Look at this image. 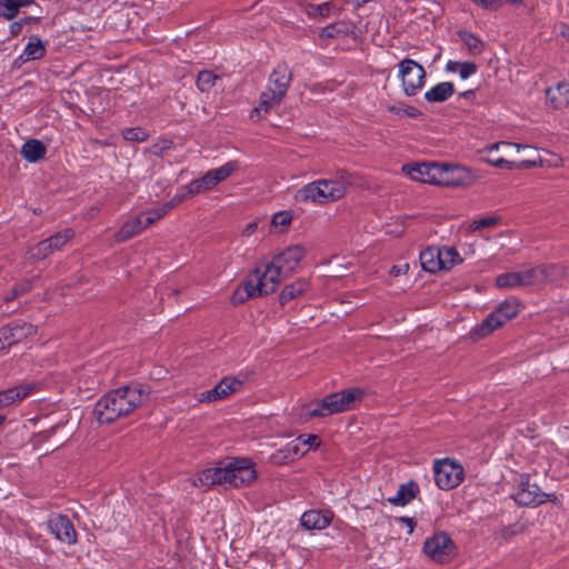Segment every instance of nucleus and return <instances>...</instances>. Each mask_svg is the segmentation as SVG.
Listing matches in <instances>:
<instances>
[{"instance_id": "47", "label": "nucleus", "mask_w": 569, "mask_h": 569, "mask_svg": "<svg viewBox=\"0 0 569 569\" xmlns=\"http://www.w3.org/2000/svg\"><path fill=\"white\" fill-rule=\"evenodd\" d=\"M330 3L323 2L320 4L310 6L308 9V14L311 17H328L330 13Z\"/></svg>"}, {"instance_id": "23", "label": "nucleus", "mask_w": 569, "mask_h": 569, "mask_svg": "<svg viewBox=\"0 0 569 569\" xmlns=\"http://www.w3.org/2000/svg\"><path fill=\"white\" fill-rule=\"evenodd\" d=\"M47 52V41L41 40L38 36H31L24 46L19 59L22 62L38 60L44 57Z\"/></svg>"}, {"instance_id": "57", "label": "nucleus", "mask_w": 569, "mask_h": 569, "mask_svg": "<svg viewBox=\"0 0 569 569\" xmlns=\"http://www.w3.org/2000/svg\"><path fill=\"white\" fill-rule=\"evenodd\" d=\"M472 94H473V91L468 90V91L462 93V97L467 98V97L472 96Z\"/></svg>"}, {"instance_id": "49", "label": "nucleus", "mask_w": 569, "mask_h": 569, "mask_svg": "<svg viewBox=\"0 0 569 569\" xmlns=\"http://www.w3.org/2000/svg\"><path fill=\"white\" fill-rule=\"evenodd\" d=\"M30 288H31V281H27V282L20 284L19 287L14 288L12 296L6 297V300H8V301L12 300L16 297H18L19 295L27 292Z\"/></svg>"}, {"instance_id": "54", "label": "nucleus", "mask_w": 569, "mask_h": 569, "mask_svg": "<svg viewBox=\"0 0 569 569\" xmlns=\"http://www.w3.org/2000/svg\"><path fill=\"white\" fill-rule=\"evenodd\" d=\"M20 29H21V23H19V22H14V23H12V24H11V31H12V33H17V32H19V31H20Z\"/></svg>"}, {"instance_id": "16", "label": "nucleus", "mask_w": 569, "mask_h": 569, "mask_svg": "<svg viewBox=\"0 0 569 569\" xmlns=\"http://www.w3.org/2000/svg\"><path fill=\"white\" fill-rule=\"evenodd\" d=\"M228 461L220 462L197 473L192 483L197 487L229 486Z\"/></svg>"}, {"instance_id": "55", "label": "nucleus", "mask_w": 569, "mask_h": 569, "mask_svg": "<svg viewBox=\"0 0 569 569\" xmlns=\"http://www.w3.org/2000/svg\"><path fill=\"white\" fill-rule=\"evenodd\" d=\"M402 112H403V114L409 116V117H413L415 116V109L410 108V107L405 109Z\"/></svg>"}, {"instance_id": "6", "label": "nucleus", "mask_w": 569, "mask_h": 569, "mask_svg": "<svg viewBox=\"0 0 569 569\" xmlns=\"http://www.w3.org/2000/svg\"><path fill=\"white\" fill-rule=\"evenodd\" d=\"M518 312V301L506 300L495 311L488 315V317L480 325L472 329V335L477 338H483L516 317Z\"/></svg>"}, {"instance_id": "3", "label": "nucleus", "mask_w": 569, "mask_h": 569, "mask_svg": "<svg viewBox=\"0 0 569 569\" xmlns=\"http://www.w3.org/2000/svg\"><path fill=\"white\" fill-rule=\"evenodd\" d=\"M363 395L362 389L350 388L302 403L296 408L297 419L299 421H308L312 418H325L352 410L356 403L362 399Z\"/></svg>"}, {"instance_id": "37", "label": "nucleus", "mask_w": 569, "mask_h": 569, "mask_svg": "<svg viewBox=\"0 0 569 569\" xmlns=\"http://www.w3.org/2000/svg\"><path fill=\"white\" fill-rule=\"evenodd\" d=\"M258 296L250 281L247 279L241 283L232 293L231 302L233 305H241L248 299Z\"/></svg>"}, {"instance_id": "30", "label": "nucleus", "mask_w": 569, "mask_h": 569, "mask_svg": "<svg viewBox=\"0 0 569 569\" xmlns=\"http://www.w3.org/2000/svg\"><path fill=\"white\" fill-rule=\"evenodd\" d=\"M446 72L457 73L461 80H467L477 73L478 67L471 61L449 60L445 67Z\"/></svg>"}, {"instance_id": "41", "label": "nucleus", "mask_w": 569, "mask_h": 569, "mask_svg": "<svg viewBox=\"0 0 569 569\" xmlns=\"http://www.w3.org/2000/svg\"><path fill=\"white\" fill-rule=\"evenodd\" d=\"M219 78L211 71H201L197 78V87L202 92H210L214 88Z\"/></svg>"}, {"instance_id": "11", "label": "nucleus", "mask_w": 569, "mask_h": 569, "mask_svg": "<svg viewBox=\"0 0 569 569\" xmlns=\"http://www.w3.org/2000/svg\"><path fill=\"white\" fill-rule=\"evenodd\" d=\"M284 277L272 266L267 263L262 269H256L248 280L258 296L272 293Z\"/></svg>"}, {"instance_id": "53", "label": "nucleus", "mask_w": 569, "mask_h": 569, "mask_svg": "<svg viewBox=\"0 0 569 569\" xmlns=\"http://www.w3.org/2000/svg\"><path fill=\"white\" fill-rule=\"evenodd\" d=\"M258 228V222L257 221H252L250 223H248L243 230H242V234L244 236H250Z\"/></svg>"}, {"instance_id": "60", "label": "nucleus", "mask_w": 569, "mask_h": 569, "mask_svg": "<svg viewBox=\"0 0 569 569\" xmlns=\"http://www.w3.org/2000/svg\"><path fill=\"white\" fill-rule=\"evenodd\" d=\"M469 252H470V254H472V253H473V249H472V247H471V246H470V248H469Z\"/></svg>"}, {"instance_id": "8", "label": "nucleus", "mask_w": 569, "mask_h": 569, "mask_svg": "<svg viewBox=\"0 0 569 569\" xmlns=\"http://www.w3.org/2000/svg\"><path fill=\"white\" fill-rule=\"evenodd\" d=\"M174 207L173 200L163 204L161 208H154L148 210L146 212L140 213L139 216L128 220L117 232V239L119 241L128 240L129 238L140 233L147 227L159 220L167 212H169Z\"/></svg>"}, {"instance_id": "27", "label": "nucleus", "mask_w": 569, "mask_h": 569, "mask_svg": "<svg viewBox=\"0 0 569 569\" xmlns=\"http://www.w3.org/2000/svg\"><path fill=\"white\" fill-rule=\"evenodd\" d=\"M547 100L555 108L569 106V82H560L546 90Z\"/></svg>"}, {"instance_id": "21", "label": "nucleus", "mask_w": 569, "mask_h": 569, "mask_svg": "<svg viewBox=\"0 0 569 569\" xmlns=\"http://www.w3.org/2000/svg\"><path fill=\"white\" fill-rule=\"evenodd\" d=\"M291 79V73L287 66L279 64L277 66L269 78L268 90L277 93L281 98L284 97L289 82Z\"/></svg>"}, {"instance_id": "48", "label": "nucleus", "mask_w": 569, "mask_h": 569, "mask_svg": "<svg viewBox=\"0 0 569 569\" xmlns=\"http://www.w3.org/2000/svg\"><path fill=\"white\" fill-rule=\"evenodd\" d=\"M302 438L303 447L306 448V451L308 452L311 449L319 448L321 441L317 435H300Z\"/></svg>"}, {"instance_id": "17", "label": "nucleus", "mask_w": 569, "mask_h": 569, "mask_svg": "<svg viewBox=\"0 0 569 569\" xmlns=\"http://www.w3.org/2000/svg\"><path fill=\"white\" fill-rule=\"evenodd\" d=\"M47 528L59 541L73 545L77 541V532L68 517L51 515L47 521Z\"/></svg>"}, {"instance_id": "58", "label": "nucleus", "mask_w": 569, "mask_h": 569, "mask_svg": "<svg viewBox=\"0 0 569 569\" xmlns=\"http://www.w3.org/2000/svg\"><path fill=\"white\" fill-rule=\"evenodd\" d=\"M569 40V31L562 33Z\"/></svg>"}, {"instance_id": "13", "label": "nucleus", "mask_w": 569, "mask_h": 569, "mask_svg": "<svg viewBox=\"0 0 569 569\" xmlns=\"http://www.w3.org/2000/svg\"><path fill=\"white\" fill-rule=\"evenodd\" d=\"M512 497L520 506L537 507L547 500H550L552 495L545 493L536 483L530 481V477L528 475H522L520 477L518 488Z\"/></svg>"}, {"instance_id": "24", "label": "nucleus", "mask_w": 569, "mask_h": 569, "mask_svg": "<svg viewBox=\"0 0 569 569\" xmlns=\"http://www.w3.org/2000/svg\"><path fill=\"white\" fill-rule=\"evenodd\" d=\"M441 259V250L437 246L428 247L420 253L421 267L431 273L443 271Z\"/></svg>"}, {"instance_id": "42", "label": "nucleus", "mask_w": 569, "mask_h": 569, "mask_svg": "<svg viewBox=\"0 0 569 569\" xmlns=\"http://www.w3.org/2000/svg\"><path fill=\"white\" fill-rule=\"evenodd\" d=\"M460 37L470 53L478 54L482 52L483 42L478 37L467 31L461 32Z\"/></svg>"}, {"instance_id": "18", "label": "nucleus", "mask_w": 569, "mask_h": 569, "mask_svg": "<svg viewBox=\"0 0 569 569\" xmlns=\"http://www.w3.org/2000/svg\"><path fill=\"white\" fill-rule=\"evenodd\" d=\"M242 381L234 377H224L212 389L203 391L199 396L200 402H214L239 391Z\"/></svg>"}, {"instance_id": "56", "label": "nucleus", "mask_w": 569, "mask_h": 569, "mask_svg": "<svg viewBox=\"0 0 569 569\" xmlns=\"http://www.w3.org/2000/svg\"><path fill=\"white\" fill-rule=\"evenodd\" d=\"M503 2L521 4L522 0H502V3Z\"/></svg>"}, {"instance_id": "32", "label": "nucleus", "mask_w": 569, "mask_h": 569, "mask_svg": "<svg viewBox=\"0 0 569 569\" xmlns=\"http://www.w3.org/2000/svg\"><path fill=\"white\" fill-rule=\"evenodd\" d=\"M22 157L29 162H37L46 154L44 144L37 139L28 140L21 148Z\"/></svg>"}, {"instance_id": "36", "label": "nucleus", "mask_w": 569, "mask_h": 569, "mask_svg": "<svg viewBox=\"0 0 569 569\" xmlns=\"http://www.w3.org/2000/svg\"><path fill=\"white\" fill-rule=\"evenodd\" d=\"M441 250V262L443 270H450L453 267L462 263L463 259L455 247H440Z\"/></svg>"}, {"instance_id": "44", "label": "nucleus", "mask_w": 569, "mask_h": 569, "mask_svg": "<svg viewBox=\"0 0 569 569\" xmlns=\"http://www.w3.org/2000/svg\"><path fill=\"white\" fill-rule=\"evenodd\" d=\"M122 137L127 141L131 142H143L148 139L149 133L147 130L137 127V128H127L122 131Z\"/></svg>"}, {"instance_id": "51", "label": "nucleus", "mask_w": 569, "mask_h": 569, "mask_svg": "<svg viewBox=\"0 0 569 569\" xmlns=\"http://www.w3.org/2000/svg\"><path fill=\"white\" fill-rule=\"evenodd\" d=\"M321 37L323 38H332L337 34V29L335 26H327L321 30Z\"/></svg>"}, {"instance_id": "29", "label": "nucleus", "mask_w": 569, "mask_h": 569, "mask_svg": "<svg viewBox=\"0 0 569 569\" xmlns=\"http://www.w3.org/2000/svg\"><path fill=\"white\" fill-rule=\"evenodd\" d=\"M455 92L451 82L445 81L437 83L425 92V99L429 102H443L448 100Z\"/></svg>"}, {"instance_id": "34", "label": "nucleus", "mask_w": 569, "mask_h": 569, "mask_svg": "<svg viewBox=\"0 0 569 569\" xmlns=\"http://www.w3.org/2000/svg\"><path fill=\"white\" fill-rule=\"evenodd\" d=\"M293 212L291 210H281L271 218V231L282 233L287 231L292 223Z\"/></svg>"}, {"instance_id": "59", "label": "nucleus", "mask_w": 569, "mask_h": 569, "mask_svg": "<svg viewBox=\"0 0 569 569\" xmlns=\"http://www.w3.org/2000/svg\"><path fill=\"white\" fill-rule=\"evenodd\" d=\"M526 153V157L525 158H528L530 157V151H523Z\"/></svg>"}, {"instance_id": "20", "label": "nucleus", "mask_w": 569, "mask_h": 569, "mask_svg": "<svg viewBox=\"0 0 569 569\" xmlns=\"http://www.w3.org/2000/svg\"><path fill=\"white\" fill-rule=\"evenodd\" d=\"M438 162H416L405 164L402 171L412 180L422 183H437Z\"/></svg>"}, {"instance_id": "26", "label": "nucleus", "mask_w": 569, "mask_h": 569, "mask_svg": "<svg viewBox=\"0 0 569 569\" xmlns=\"http://www.w3.org/2000/svg\"><path fill=\"white\" fill-rule=\"evenodd\" d=\"M281 100L282 98L280 96L267 89L261 93L259 104L253 109L251 118H263L270 110L279 106Z\"/></svg>"}, {"instance_id": "19", "label": "nucleus", "mask_w": 569, "mask_h": 569, "mask_svg": "<svg viewBox=\"0 0 569 569\" xmlns=\"http://www.w3.org/2000/svg\"><path fill=\"white\" fill-rule=\"evenodd\" d=\"M36 328L27 322H17L6 326L0 329V341L2 349H6L14 343L21 342L26 338L33 336Z\"/></svg>"}, {"instance_id": "50", "label": "nucleus", "mask_w": 569, "mask_h": 569, "mask_svg": "<svg viewBox=\"0 0 569 569\" xmlns=\"http://www.w3.org/2000/svg\"><path fill=\"white\" fill-rule=\"evenodd\" d=\"M397 521L406 527L408 535L413 532L416 523L411 518L400 517Z\"/></svg>"}, {"instance_id": "7", "label": "nucleus", "mask_w": 569, "mask_h": 569, "mask_svg": "<svg viewBox=\"0 0 569 569\" xmlns=\"http://www.w3.org/2000/svg\"><path fill=\"white\" fill-rule=\"evenodd\" d=\"M422 551L432 561L447 563L456 557L457 546L448 533L438 531L425 540Z\"/></svg>"}, {"instance_id": "35", "label": "nucleus", "mask_w": 569, "mask_h": 569, "mask_svg": "<svg viewBox=\"0 0 569 569\" xmlns=\"http://www.w3.org/2000/svg\"><path fill=\"white\" fill-rule=\"evenodd\" d=\"M31 3L32 0H0V16L10 20L17 16L19 8Z\"/></svg>"}, {"instance_id": "15", "label": "nucleus", "mask_w": 569, "mask_h": 569, "mask_svg": "<svg viewBox=\"0 0 569 569\" xmlns=\"http://www.w3.org/2000/svg\"><path fill=\"white\" fill-rule=\"evenodd\" d=\"M502 151L505 156L510 157L520 151H530V157L522 159V164H541L539 151L530 144L510 143L506 141L496 142L485 148V152L491 156L495 151Z\"/></svg>"}, {"instance_id": "12", "label": "nucleus", "mask_w": 569, "mask_h": 569, "mask_svg": "<svg viewBox=\"0 0 569 569\" xmlns=\"http://www.w3.org/2000/svg\"><path fill=\"white\" fill-rule=\"evenodd\" d=\"M306 256V248L301 244H291L273 256L270 263L284 277H289L298 269Z\"/></svg>"}, {"instance_id": "22", "label": "nucleus", "mask_w": 569, "mask_h": 569, "mask_svg": "<svg viewBox=\"0 0 569 569\" xmlns=\"http://www.w3.org/2000/svg\"><path fill=\"white\" fill-rule=\"evenodd\" d=\"M38 385L27 382L8 390L0 391V408L21 401L33 393Z\"/></svg>"}, {"instance_id": "2", "label": "nucleus", "mask_w": 569, "mask_h": 569, "mask_svg": "<svg viewBox=\"0 0 569 569\" xmlns=\"http://www.w3.org/2000/svg\"><path fill=\"white\" fill-rule=\"evenodd\" d=\"M352 184V176L340 170L335 178L318 179L299 188L293 199L300 203L328 204L342 199Z\"/></svg>"}, {"instance_id": "43", "label": "nucleus", "mask_w": 569, "mask_h": 569, "mask_svg": "<svg viewBox=\"0 0 569 569\" xmlns=\"http://www.w3.org/2000/svg\"><path fill=\"white\" fill-rule=\"evenodd\" d=\"M72 237L73 231L71 229H66L48 238L47 241L50 243L53 251H57L61 249Z\"/></svg>"}, {"instance_id": "52", "label": "nucleus", "mask_w": 569, "mask_h": 569, "mask_svg": "<svg viewBox=\"0 0 569 569\" xmlns=\"http://www.w3.org/2000/svg\"><path fill=\"white\" fill-rule=\"evenodd\" d=\"M408 270V264H403V266H393L391 269H390V274L397 277V276H400L402 273H406Z\"/></svg>"}, {"instance_id": "33", "label": "nucleus", "mask_w": 569, "mask_h": 569, "mask_svg": "<svg viewBox=\"0 0 569 569\" xmlns=\"http://www.w3.org/2000/svg\"><path fill=\"white\" fill-rule=\"evenodd\" d=\"M418 493V486L413 481L400 485L396 496L389 498V502L395 506H405L410 502Z\"/></svg>"}, {"instance_id": "45", "label": "nucleus", "mask_w": 569, "mask_h": 569, "mask_svg": "<svg viewBox=\"0 0 569 569\" xmlns=\"http://www.w3.org/2000/svg\"><path fill=\"white\" fill-rule=\"evenodd\" d=\"M53 252L54 251L50 243L47 241V239L40 241L36 247H33L29 251L30 257L33 259H43Z\"/></svg>"}, {"instance_id": "5", "label": "nucleus", "mask_w": 569, "mask_h": 569, "mask_svg": "<svg viewBox=\"0 0 569 569\" xmlns=\"http://www.w3.org/2000/svg\"><path fill=\"white\" fill-rule=\"evenodd\" d=\"M477 180L475 171L468 167L452 163H438L437 186L466 188Z\"/></svg>"}, {"instance_id": "39", "label": "nucleus", "mask_w": 569, "mask_h": 569, "mask_svg": "<svg viewBox=\"0 0 569 569\" xmlns=\"http://www.w3.org/2000/svg\"><path fill=\"white\" fill-rule=\"evenodd\" d=\"M301 436L297 437L284 447V458L295 460L307 453Z\"/></svg>"}, {"instance_id": "38", "label": "nucleus", "mask_w": 569, "mask_h": 569, "mask_svg": "<svg viewBox=\"0 0 569 569\" xmlns=\"http://www.w3.org/2000/svg\"><path fill=\"white\" fill-rule=\"evenodd\" d=\"M486 161L496 168L507 167L508 169H522L536 167L537 164H522V159L519 161L507 160L503 157L488 156Z\"/></svg>"}, {"instance_id": "1", "label": "nucleus", "mask_w": 569, "mask_h": 569, "mask_svg": "<svg viewBox=\"0 0 569 569\" xmlns=\"http://www.w3.org/2000/svg\"><path fill=\"white\" fill-rule=\"evenodd\" d=\"M148 398V392L141 386H126L104 395L94 407V415L100 423H111L129 415Z\"/></svg>"}, {"instance_id": "14", "label": "nucleus", "mask_w": 569, "mask_h": 569, "mask_svg": "<svg viewBox=\"0 0 569 569\" xmlns=\"http://www.w3.org/2000/svg\"><path fill=\"white\" fill-rule=\"evenodd\" d=\"M228 471L229 486L236 488L251 483L257 477L252 462L246 458L229 460Z\"/></svg>"}, {"instance_id": "40", "label": "nucleus", "mask_w": 569, "mask_h": 569, "mask_svg": "<svg viewBox=\"0 0 569 569\" xmlns=\"http://www.w3.org/2000/svg\"><path fill=\"white\" fill-rule=\"evenodd\" d=\"M496 284L499 288H516L522 287L520 271L503 273L497 277Z\"/></svg>"}, {"instance_id": "28", "label": "nucleus", "mask_w": 569, "mask_h": 569, "mask_svg": "<svg viewBox=\"0 0 569 569\" xmlns=\"http://www.w3.org/2000/svg\"><path fill=\"white\" fill-rule=\"evenodd\" d=\"M310 288L309 281L303 278H299L295 280L293 282L287 284L283 287L281 293H280V301L281 303H287L303 293H306Z\"/></svg>"}, {"instance_id": "31", "label": "nucleus", "mask_w": 569, "mask_h": 569, "mask_svg": "<svg viewBox=\"0 0 569 569\" xmlns=\"http://www.w3.org/2000/svg\"><path fill=\"white\" fill-rule=\"evenodd\" d=\"M551 268L548 267H535L526 270H521V281L522 286L536 284L546 280H550L551 276L549 274V270Z\"/></svg>"}, {"instance_id": "46", "label": "nucleus", "mask_w": 569, "mask_h": 569, "mask_svg": "<svg viewBox=\"0 0 569 569\" xmlns=\"http://www.w3.org/2000/svg\"><path fill=\"white\" fill-rule=\"evenodd\" d=\"M496 222H497V218H495V217H486V218L477 219L469 223L468 230L477 231L480 229L489 228V227L493 226Z\"/></svg>"}, {"instance_id": "10", "label": "nucleus", "mask_w": 569, "mask_h": 569, "mask_svg": "<svg viewBox=\"0 0 569 569\" xmlns=\"http://www.w3.org/2000/svg\"><path fill=\"white\" fill-rule=\"evenodd\" d=\"M399 77L403 92L416 96L425 84L426 71L422 66L412 59H403L399 63Z\"/></svg>"}, {"instance_id": "4", "label": "nucleus", "mask_w": 569, "mask_h": 569, "mask_svg": "<svg viewBox=\"0 0 569 569\" xmlns=\"http://www.w3.org/2000/svg\"><path fill=\"white\" fill-rule=\"evenodd\" d=\"M237 161H228L222 166L207 171L202 177L193 179L187 186L188 196L209 192L228 179L238 169Z\"/></svg>"}, {"instance_id": "9", "label": "nucleus", "mask_w": 569, "mask_h": 569, "mask_svg": "<svg viewBox=\"0 0 569 569\" xmlns=\"http://www.w3.org/2000/svg\"><path fill=\"white\" fill-rule=\"evenodd\" d=\"M433 476L436 485L442 490H450L458 487L465 477L463 467L452 458L436 460L433 463Z\"/></svg>"}, {"instance_id": "25", "label": "nucleus", "mask_w": 569, "mask_h": 569, "mask_svg": "<svg viewBox=\"0 0 569 569\" xmlns=\"http://www.w3.org/2000/svg\"><path fill=\"white\" fill-rule=\"evenodd\" d=\"M331 518L321 511L318 510H309L302 513L300 518V523L306 529L312 530H321L327 528L330 525Z\"/></svg>"}]
</instances>
